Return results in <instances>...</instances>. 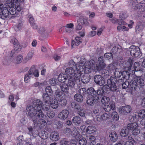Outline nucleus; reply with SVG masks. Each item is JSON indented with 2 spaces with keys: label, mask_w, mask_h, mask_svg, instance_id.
Wrapping results in <instances>:
<instances>
[{
  "label": "nucleus",
  "mask_w": 145,
  "mask_h": 145,
  "mask_svg": "<svg viewBox=\"0 0 145 145\" xmlns=\"http://www.w3.org/2000/svg\"><path fill=\"white\" fill-rule=\"evenodd\" d=\"M127 128L128 129L132 131V133L134 135H137L140 133V129L138 125L136 123L128 124Z\"/></svg>",
  "instance_id": "6e6552de"
},
{
  "label": "nucleus",
  "mask_w": 145,
  "mask_h": 145,
  "mask_svg": "<svg viewBox=\"0 0 145 145\" xmlns=\"http://www.w3.org/2000/svg\"><path fill=\"white\" fill-rule=\"evenodd\" d=\"M5 5L6 7L4 8H7V9H8L11 7H14V2L12 0H9L7 1Z\"/></svg>",
  "instance_id": "37998d69"
},
{
  "label": "nucleus",
  "mask_w": 145,
  "mask_h": 145,
  "mask_svg": "<svg viewBox=\"0 0 145 145\" xmlns=\"http://www.w3.org/2000/svg\"><path fill=\"white\" fill-rule=\"evenodd\" d=\"M87 91L88 95V97L92 96V97L95 99V95L96 93V92L94 89L92 88H90L88 89Z\"/></svg>",
  "instance_id": "cd10ccee"
},
{
  "label": "nucleus",
  "mask_w": 145,
  "mask_h": 145,
  "mask_svg": "<svg viewBox=\"0 0 145 145\" xmlns=\"http://www.w3.org/2000/svg\"><path fill=\"white\" fill-rule=\"evenodd\" d=\"M109 101V98L106 96L104 97L101 99V102L104 105L108 104V103Z\"/></svg>",
  "instance_id": "c03bdc74"
},
{
  "label": "nucleus",
  "mask_w": 145,
  "mask_h": 145,
  "mask_svg": "<svg viewBox=\"0 0 145 145\" xmlns=\"http://www.w3.org/2000/svg\"><path fill=\"white\" fill-rule=\"evenodd\" d=\"M28 129L29 130L28 132V134L30 136H33L34 133L33 132V130L32 127H28Z\"/></svg>",
  "instance_id": "774afa93"
},
{
  "label": "nucleus",
  "mask_w": 145,
  "mask_h": 145,
  "mask_svg": "<svg viewBox=\"0 0 145 145\" xmlns=\"http://www.w3.org/2000/svg\"><path fill=\"white\" fill-rule=\"evenodd\" d=\"M138 116L140 118L145 117V110H140L138 113Z\"/></svg>",
  "instance_id": "09e8293b"
},
{
  "label": "nucleus",
  "mask_w": 145,
  "mask_h": 145,
  "mask_svg": "<svg viewBox=\"0 0 145 145\" xmlns=\"http://www.w3.org/2000/svg\"><path fill=\"white\" fill-rule=\"evenodd\" d=\"M32 66H33L34 67V69H33V72L32 73V76L33 75L35 77H38L39 76V74L38 70L35 69V67L34 65H33Z\"/></svg>",
  "instance_id": "3c124183"
},
{
  "label": "nucleus",
  "mask_w": 145,
  "mask_h": 145,
  "mask_svg": "<svg viewBox=\"0 0 145 145\" xmlns=\"http://www.w3.org/2000/svg\"><path fill=\"white\" fill-rule=\"evenodd\" d=\"M137 87L139 88H141L144 85V80L143 78L141 77H137L136 80Z\"/></svg>",
  "instance_id": "393cba45"
},
{
  "label": "nucleus",
  "mask_w": 145,
  "mask_h": 145,
  "mask_svg": "<svg viewBox=\"0 0 145 145\" xmlns=\"http://www.w3.org/2000/svg\"><path fill=\"white\" fill-rule=\"evenodd\" d=\"M68 85L65 84H61L60 85L61 90L63 92L68 93L69 90V88Z\"/></svg>",
  "instance_id": "473e14b6"
},
{
  "label": "nucleus",
  "mask_w": 145,
  "mask_h": 145,
  "mask_svg": "<svg viewBox=\"0 0 145 145\" xmlns=\"http://www.w3.org/2000/svg\"><path fill=\"white\" fill-rule=\"evenodd\" d=\"M78 22H79L81 23V24H83L85 25H89V23L87 19L86 18H80Z\"/></svg>",
  "instance_id": "58836bf2"
},
{
  "label": "nucleus",
  "mask_w": 145,
  "mask_h": 145,
  "mask_svg": "<svg viewBox=\"0 0 145 145\" xmlns=\"http://www.w3.org/2000/svg\"><path fill=\"white\" fill-rule=\"evenodd\" d=\"M103 90L101 89H99L96 92L95 95V99L98 100L99 98L103 95Z\"/></svg>",
  "instance_id": "e433bc0d"
},
{
  "label": "nucleus",
  "mask_w": 145,
  "mask_h": 145,
  "mask_svg": "<svg viewBox=\"0 0 145 145\" xmlns=\"http://www.w3.org/2000/svg\"><path fill=\"white\" fill-rule=\"evenodd\" d=\"M131 110V107L129 105L121 107L118 109L119 113L123 115H127L130 112Z\"/></svg>",
  "instance_id": "9b49d317"
},
{
  "label": "nucleus",
  "mask_w": 145,
  "mask_h": 145,
  "mask_svg": "<svg viewBox=\"0 0 145 145\" xmlns=\"http://www.w3.org/2000/svg\"><path fill=\"white\" fill-rule=\"evenodd\" d=\"M125 74H127V72L124 71L122 72L120 69L117 68L116 69L114 72V76L116 78H120L121 75L123 77H125L126 76Z\"/></svg>",
  "instance_id": "4468645a"
},
{
  "label": "nucleus",
  "mask_w": 145,
  "mask_h": 145,
  "mask_svg": "<svg viewBox=\"0 0 145 145\" xmlns=\"http://www.w3.org/2000/svg\"><path fill=\"white\" fill-rule=\"evenodd\" d=\"M40 108L35 107L34 106H33L31 105H28L26 108L27 111L30 113L29 116L31 113L35 114L34 115H36L38 118H44V114L43 113L42 110H40Z\"/></svg>",
  "instance_id": "7ed1b4c3"
},
{
  "label": "nucleus",
  "mask_w": 145,
  "mask_h": 145,
  "mask_svg": "<svg viewBox=\"0 0 145 145\" xmlns=\"http://www.w3.org/2000/svg\"><path fill=\"white\" fill-rule=\"evenodd\" d=\"M78 114L81 116L84 117L86 114L85 111L83 109L80 108V109L78 110Z\"/></svg>",
  "instance_id": "5fc2aeb1"
},
{
  "label": "nucleus",
  "mask_w": 145,
  "mask_h": 145,
  "mask_svg": "<svg viewBox=\"0 0 145 145\" xmlns=\"http://www.w3.org/2000/svg\"><path fill=\"white\" fill-rule=\"evenodd\" d=\"M42 102L39 99L35 100L33 102V106H34L35 107H40V110H41V106H42Z\"/></svg>",
  "instance_id": "4c0bfd02"
},
{
  "label": "nucleus",
  "mask_w": 145,
  "mask_h": 145,
  "mask_svg": "<svg viewBox=\"0 0 145 145\" xmlns=\"http://www.w3.org/2000/svg\"><path fill=\"white\" fill-rule=\"evenodd\" d=\"M145 4V0H130V5L134 10L140 9L142 7L141 4Z\"/></svg>",
  "instance_id": "0eeeda50"
},
{
  "label": "nucleus",
  "mask_w": 145,
  "mask_h": 145,
  "mask_svg": "<svg viewBox=\"0 0 145 145\" xmlns=\"http://www.w3.org/2000/svg\"><path fill=\"white\" fill-rule=\"evenodd\" d=\"M50 137L52 140L54 141H57L60 138L59 133L55 131L51 133Z\"/></svg>",
  "instance_id": "dca6fc26"
},
{
  "label": "nucleus",
  "mask_w": 145,
  "mask_h": 145,
  "mask_svg": "<svg viewBox=\"0 0 145 145\" xmlns=\"http://www.w3.org/2000/svg\"><path fill=\"white\" fill-rule=\"evenodd\" d=\"M38 32L41 34H44L47 33L46 29L44 27H41L40 28L38 31Z\"/></svg>",
  "instance_id": "052dcab7"
},
{
  "label": "nucleus",
  "mask_w": 145,
  "mask_h": 145,
  "mask_svg": "<svg viewBox=\"0 0 145 145\" xmlns=\"http://www.w3.org/2000/svg\"><path fill=\"white\" fill-rule=\"evenodd\" d=\"M128 86L130 87L132 89V91H134L137 89V86L136 80H132L129 83H128Z\"/></svg>",
  "instance_id": "bb28decb"
},
{
  "label": "nucleus",
  "mask_w": 145,
  "mask_h": 145,
  "mask_svg": "<svg viewBox=\"0 0 145 145\" xmlns=\"http://www.w3.org/2000/svg\"><path fill=\"white\" fill-rule=\"evenodd\" d=\"M72 122L76 125H79L82 122L81 118L78 116L74 117L72 119Z\"/></svg>",
  "instance_id": "c85d7f7f"
},
{
  "label": "nucleus",
  "mask_w": 145,
  "mask_h": 145,
  "mask_svg": "<svg viewBox=\"0 0 145 145\" xmlns=\"http://www.w3.org/2000/svg\"><path fill=\"white\" fill-rule=\"evenodd\" d=\"M69 114V111L66 109L63 110L58 115V117L59 118L65 119L68 117Z\"/></svg>",
  "instance_id": "a211bd4d"
},
{
  "label": "nucleus",
  "mask_w": 145,
  "mask_h": 145,
  "mask_svg": "<svg viewBox=\"0 0 145 145\" xmlns=\"http://www.w3.org/2000/svg\"><path fill=\"white\" fill-rule=\"evenodd\" d=\"M10 42L13 44L14 45V47L16 48V49H14L12 50L10 54V56L11 57L10 58L11 61H14V60L13 59H12V57L14 56L17 53L18 51L17 50V49L18 50V51L20 50L19 47H20V45L18 40L15 38H13L11 39Z\"/></svg>",
  "instance_id": "423d86ee"
},
{
  "label": "nucleus",
  "mask_w": 145,
  "mask_h": 145,
  "mask_svg": "<svg viewBox=\"0 0 145 145\" xmlns=\"http://www.w3.org/2000/svg\"><path fill=\"white\" fill-rule=\"evenodd\" d=\"M104 57L107 59H110L112 57V54L111 53H106L105 54Z\"/></svg>",
  "instance_id": "e2e57ef3"
},
{
  "label": "nucleus",
  "mask_w": 145,
  "mask_h": 145,
  "mask_svg": "<svg viewBox=\"0 0 145 145\" xmlns=\"http://www.w3.org/2000/svg\"><path fill=\"white\" fill-rule=\"evenodd\" d=\"M23 59V57L22 56L19 55L16 58V63H20L22 62Z\"/></svg>",
  "instance_id": "bf43d9fd"
},
{
  "label": "nucleus",
  "mask_w": 145,
  "mask_h": 145,
  "mask_svg": "<svg viewBox=\"0 0 145 145\" xmlns=\"http://www.w3.org/2000/svg\"><path fill=\"white\" fill-rule=\"evenodd\" d=\"M41 108L44 111H47L49 110L50 108L49 103L44 102L43 104L42 103V106H41Z\"/></svg>",
  "instance_id": "f704fd0d"
},
{
  "label": "nucleus",
  "mask_w": 145,
  "mask_h": 145,
  "mask_svg": "<svg viewBox=\"0 0 145 145\" xmlns=\"http://www.w3.org/2000/svg\"><path fill=\"white\" fill-rule=\"evenodd\" d=\"M103 109L105 111L107 112H109L111 110L110 107L108 104L104 105Z\"/></svg>",
  "instance_id": "680f3d73"
},
{
  "label": "nucleus",
  "mask_w": 145,
  "mask_h": 145,
  "mask_svg": "<svg viewBox=\"0 0 145 145\" xmlns=\"http://www.w3.org/2000/svg\"><path fill=\"white\" fill-rule=\"evenodd\" d=\"M67 76L66 74L63 73L60 74L58 76V80L61 82H65L67 79Z\"/></svg>",
  "instance_id": "b1692460"
},
{
  "label": "nucleus",
  "mask_w": 145,
  "mask_h": 145,
  "mask_svg": "<svg viewBox=\"0 0 145 145\" xmlns=\"http://www.w3.org/2000/svg\"><path fill=\"white\" fill-rule=\"evenodd\" d=\"M109 115L107 113H105L101 116V120H108L109 118Z\"/></svg>",
  "instance_id": "4d7b16f0"
},
{
  "label": "nucleus",
  "mask_w": 145,
  "mask_h": 145,
  "mask_svg": "<svg viewBox=\"0 0 145 145\" xmlns=\"http://www.w3.org/2000/svg\"><path fill=\"white\" fill-rule=\"evenodd\" d=\"M71 106L72 108L77 110L80 108V105L75 102H72L71 103Z\"/></svg>",
  "instance_id": "603ef678"
},
{
  "label": "nucleus",
  "mask_w": 145,
  "mask_h": 145,
  "mask_svg": "<svg viewBox=\"0 0 145 145\" xmlns=\"http://www.w3.org/2000/svg\"><path fill=\"white\" fill-rule=\"evenodd\" d=\"M85 64L83 63H78L76 65V70L75 71L72 67H69L66 68L65 72L67 77H75L76 80L79 82L80 80L81 76L85 72Z\"/></svg>",
  "instance_id": "f257e3e1"
},
{
  "label": "nucleus",
  "mask_w": 145,
  "mask_h": 145,
  "mask_svg": "<svg viewBox=\"0 0 145 145\" xmlns=\"http://www.w3.org/2000/svg\"><path fill=\"white\" fill-rule=\"evenodd\" d=\"M75 77L71 76L67 77L68 80L67 84L69 86L72 88H74L76 83V80Z\"/></svg>",
  "instance_id": "f3484780"
},
{
  "label": "nucleus",
  "mask_w": 145,
  "mask_h": 145,
  "mask_svg": "<svg viewBox=\"0 0 145 145\" xmlns=\"http://www.w3.org/2000/svg\"><path fill=\"white\" fill-rule=\"evenodd\" d=\"M111 117L112 119L116 121L118 120L119 118L118 114L115 111H114L112 112L111 114Z\"/></svg>",
  "instance_id": "8fccbe9b"
},
{
  "label": "nucleus",
  "mask_w": 145,
  "mask_h": 145,
  "mask_svg": "<svg viewBox=\"0 0 145 145\" xmlns=\"http://www.w3.org/2000/svg\"><path fill=\"white\" fill-rule=\"evenodd\" d=\"M35 114L31 113L30 115V116L31 118L35 125H37L39 127H43L44 126L46 121L45 120L42 119H39L42 118H38L36 115H34Z\"/></svg>",
  "instance_id": "20e7f679"
},
{
  "label": "nucleus",
  "mask_w": 145,
  "mask_h": 145,
  "mask_svg": "<svg viewBox=\"0 0 145 145\" xmlns=\"http://www.w3.org/2000/svg\"><path fill=\"white\" fill-rule=\"evenodd\" d=\"M50 102V106L52 108L56 109L57 108L58 106V103L57 100L52 99Z\"/></svg>",
  "instance_id": "72a5a7b5"
},
{
  "label": "nucleus",
  "mask_w": 145,
  "mask_h": 145,
  "mask_svg": "<svg viewBox=\"0 0 145 145\" xmlns=\"http://www.w3.org/2000/svg\"><path fill=\"white\" fill-rule=\"evenodd\" d=\"M128 131L126 128L122 129L120 133V135L122 137H126L128 135Z\"/></svg>",
  "instance_id": "79ce46f5"
},
{
  "label": "nucleus",
  "mask_w": 145,
  "mask_h": 145,
  "mask_svg": "<svg viewBox=\"0 0 145 145\" xmlns=\"http://www.w3.org/2000/svg\"><path fill=\"white\" fill-rule=\"evenodd\" d=\"M96 129L94 126H89L86 129V132L88 133L91 134L95 132Z\"/></svg>",
  "instance_id": "2f4dec72"
},
{
  "label": "nucleus",
  "mask_w": 145,
  "mask_h": 145,
  "mask_svg": "<svg viewBox=\"0 0 145 145\" xmlns=\"http://www.w3.org/2000/svg\"><path fill=\"white\" fill-rule=\"evenodd\" d=\"M80 131L79 128L77 127H74L71 132V135L75 137L77 140H78L81 137L80 134Z\"/></svg>",
  "instance_id": "ddd939ff"
},
{
  "label": "nucleus",
  "mask_w": 145,
  "mask_h": 145,
  "mask_svg": "<svg viewBox=\"0 0 145 145\" xmlns=\"http://www.w3.org/2000/svg\"><path fill=\"white\" fill-rule=\"evenodd\" d=\"M55 97L58 100L65 97L64 94L61 91L56 90L55 92Z\"/></svg>",
  "instance_id": "c9c22d12"
},
{
  "label": "nucleus",
  "mask_w": 145,
  "mask_h": 145,
  "mask_svg": "<svg viewBox=\"0 0 145 145\" xmlns=\"http://www.w3.org/2000/svg\"><path fill=\"white\" fill-rule=\"evenodd\" d=\"M94 100H96L94 99L92 97H88L87 103L88 105H92L93 104Z\"/></svg>",
  "instance_id": "a18cd8bd"
},
{
  "label": "nucleus",
  "mask_w": 145,
  "mask_h": 145,
  "mask_svg": "<svg viewBox=\"0 0 145 145\" xmlns=\"http://www.w3.org/2000/svg\"><path fill=\"white\" fill-rule=\"evenodd\" d=\"M60 145H69V142L65 139H62L60 142Z\"/></svg>",
  "instance_id": "6e6d98bb"
},
{
  "label": "nucleus",
  "mask_w": 145,
  "mask_h": 145,
  "mask_svg": "<svg viewBox=\"0 0 145 145\" xmlns=\"http://www.w3.org/2000/svg\"><path fill=\"white\" fill-rule=\"evenodd\" d=\"M117 79L116 78H112L107 80V83L109 86L110 89L112 91H116L117 89L116 83Z\"/></svg>",
  "instance_id": "1a4fd4ad"
},
{
  "label": "nucleus",
  "mask_w": 145,
  "mask_h": 145,
  "mask_svg": "<svg viewBox=\"0 0 145 145\" xmlns=\"http://www.w3.org/2000/svg\"><path fill=\"white\" fill-rule=\"evenodd\" d=\"M57 80L54 78H52L50 79L49 80V83L52 86H54L57 84Z\"/></svg>",
  "instance_id": "864d4df0"
},
{
  "label": "nucleus",
  "mask_w": 145,
  "mask_h": 145,
  "mask_svg": "<svg viewBox=\"0 0 145 145\" xmlns=\"http://www.w3.org/2000/svg\"><path fill=\"white\" fill-rule=\"evenodd\" d=\"M42 97L44 102L49 103V102H50V100H51V98L47 93H44Z\"/></svg>",
  "instance_id": "ea45409f"
},
{
  "label": "nucleus",
  "mask_w": 145,
  "mask_h": 145,
  "mask_svg": "<svg viewBox=\"0 0 145 145\" xmlns=\"http://www.w3.org/2000/svg\"><path fill=\"white\" fill-rule=\"evenodd\" d=\"M34 55V52L31 51L29 52L26 57L23 59V62L24 63H26L29 60L31 59Z\"/></svg>",
  "instance_id": "5701e85b"
},
{
  "label": "nucleus",
  "mask_w": 145,
  "mask_h": 145,
  "mask_svg": "<svg viewBox=\"0 0 145 145\" xmlns=\"http://www.w3.org/2000/svg\"><path fill=\"white\" fill-rule=\"evenodd\" d=\"M79 142L80 145H85L87 143V140L85 138H82L79 140Z\"/></svg>",
  "instance_id": "13d9d810"
},
{
  "label": "nucleus",
  "mask_w": 145,
  "mask_h": 145,
  "mask_svg": "<svg viewBox=\"0 0 145 145\" xmlns=\"http://www.w3.org/2000/svg\"><path fill=\"white\" fill-rule=\"evenodd\" d=\"M28 18L29 20L31 26L34 29H36L37 27V26L35 23L34 20L33 16L31 15H29L28 16Z\"/></svg>",
  "instance_id": "a878e982"
},
{
  "label": "nucleus",
  "mask_w": 145,
  "mask_h": 145,
  "mask_svg": "<svg viewBox=\"0 0 145 145\" xmlns=\"http://www.w3.org/2000/svg\"><path fill=\"white\" fill-rule=\"evenodd\" d=\"M111 140L114 142H115L117 140L118 137L116 132L112 131L109 135Z\"/></svg>",
  "instance_id": "4be33fe9"
},
{
  "label": "nucleus",
  "mask_w": 145,
  "mask_h": 145,
  "mask_svg": "<svg viewBox=\"0 0 145 145\" xmlns=\"http://www.w3.org/2000/svg\"><path fill=\"white\" fill-rule=\"evenodd\" d=\"M94 81L96 84L100 86H103L105 83L104 78L100 75H97L95 76Z\"/></svg>",
  "instance_id": "f8f14e48"
},
{
  "label": "nucleus",
  "mask_w": 145,
  "mask_h": 145,
  "mask_svg": "<svg viewBox=\"0 0 145 145\" xmlns=\"http://www.w3.org/2000/svg\"><path fill=\"white\" fill-rule=\"evenodd\" d=\"M103 90L105 92H106L110 89L109 86L108 84L104 85L103 87Z\"/></svg>",
  "instance_id": "338daca9"
},
{
  "label": "nucleus",
  "mask_w": 145,
  "mask_h": 145,
  "mask_svg": "<svg viewBox=\"0 0 145 145\" xmlns=\"http://www.w3.org/2000/svg\"><path fill=\"white\" fill-rule=\"evenodd\" d=\"M74 99L76 101L81 102L83 99L82 96L79 94H76L74 95Z\"/></svg>",
  "instance_id": "a19ab883"
},
{
  "label": "nucleus",
  "mask_w": 145,
  "mask_h": 145,
  "mask_svg": "<svg viewBox=\"0 0 145 145\" xmlns=\"http://www.w3.org/2000/svg\"><path fill=\"white\" fill-rule=\"evenodd\" d=\"M82 42V39L81 37H76L74 40H72L71 43V46L74 47L75 45L76 46L79 45Z\"/></svg>",
  "instance_id": "aec40b11"
},
{
  "label": "nucleus",
  "mask_w": 145,
  "mask_h": 145,
  "mask_svg": "<svg viewBox=\"0 0 145 145\" xmlns=\"http://www.w3.org/2000/svg\"><path fill=\"white\" fill-rule=\"evenodd\" d=\"M42 135L41 136V137L42 139H46L48 137V135L47 133L45 131H44L42 132Z\"/></svg>",
  "instance_id": "0e129e2a"
},
{
  "label": "nucleus",
  "mask_w": 145,
  "mask_h": 145,
  "mask_svg": "<svg viewBox=\"0 0 145 145\" xmlns=\"http://www.w3.org/2000/svg\"><path fill=\"white\" fill-rule=\"evenodd\" d=\"M110 21L112 23L115 24L117 23L119 25H125L126 23L123 21H121L120 20L117 19L115 18H113L110 19Z\"/></svg>",
  "instance_id": "c756f323"
},
{
  "label": "nucleus",
  "mask_w": 145,
  "mask_h": 145,
  "mask_svg": "<svg viewBox=\"0 0 145 145\" xmlns=\"http://www.w3.org/2000/svg\"><path fill=\"white\" fill-rule=\"evenodd\" d=\"M74 25L72 23L67 24L65 27V32L69 34H72L73 32Z\"/></svg>",
  "instance_id": "6ab92c4d"
},
{
  "label": "nucleus",
  "mask_w": 145,
  "mask_h": 145,
  "mask_svg": "<svg viewBox=\"0 0 145 145\" xmlns=\"http://www.w3.org/2000/svg\"><path fill=\"white\" fill-rule=\"evenodd\" d=\"M1 10L2 14H1V18L3 19L7 17L9 13L11 14H14L16 13V10L13 7H10L9 10L7 8H3Z\"/></svg>",
  "instance_id": "39448f33"
},
{
  "label": "nucleus",
  "mask_w": 145,
  "mask_h": 145,
  "mask_svg": "<svg viewBox=\"0 0 145 145\" xmlns=\"http://www.w3.org/2000/svg\"><path fill=\"white\" fill-rule=\"evenodd\" d=\"M65 97L59 99L58 100L59 104L62 106H65L67 103V101Z\"/></svg>",
  "instance_id": "49530a36"
},
{
  "label": "nucleus",
  "mask_w": 145,
  "mask_h": 145,
  "mask_svg": "<svg viewBox=\"0 0 145 145\" xmlns=\"http://www.w3.org/2000/svg\"><path fill=\"white\" fill-rule=\"evenodd\" d=\"M34 67L33 66H32L29 71L27 74H26L25 76L24 79V81L26 83H28L29 81V79L32 77V72L33 69H34Z\"/></svg>",
  "instance_id": "2eb2a0df"
},
{
  "label": "nucleus",
  "mask_w": 145,
  "mask_h": 145,
  "mask_svg": "<svg viewBox=\"0 0 145 145\" xmlns=\"http://www.w3.org/2000/svg\"><path fill=\"white\" fill-rule=\"evenodd\" d=\"M103 57L101 56L98 58V61L95 64L93 60L87 61L85 63V72L86 73H89L91 71V69L94 71H99L103 69L105 66L104 62Z\"/></svg>",
  "instance_id": "f03ea898"
},
{
  "label": "nucleus",
  "mask_w": 145,
  "mask_h": 145,
  "mask_svg": "<svg viewBox=\"0 0 145 145\" xmlns=\"http://www.w3.org/2000/svg\"><path fill=\"white\" fill-rule=\"evenodd\" d=\"M46 112V115L49 118H52L54 117L55 114L53 111L49 110Z\"/></svg>",
  "instance_id": "de8ad7c7"
},
{
  "label": "nucleus",
  "mask_w": 145,
  "mask_h": 145,
  "mask_svg": "<svg viewBox=\"0 0 145 145\" xmlns=\"http://www.w3.org/2000/svg\"><path fill=\"white\" fill-rule=\"evenodd\" d=\"M84 73H86V74H84L83 76H82L81 78V81L83 83L85 84L89 82L90 80V78L89 77L88 74H88L89 73H86V72H84L83 74Z\"/></svg>",
  "instance_id": "7c9ffc66"
},
{
  "label": "nucleus",
  "mask_w": 145,
  "mask_h": 145,
  "mask_svg": "<svg viewBox=\"0 0 145 145\" xmlns=\"http://www.w3.org/2000/svg\"><path fill=\"white\" fill-rule=\"evenodd\" d=\"M130 54L133 57H137L140 54V49L137 46H131L130 47Z\"/></svg>",
  "instance_id": "9d476101"
},
{
  "label": "nucleus",
  "mask_w": 145,
  "mask_h": 145,
  "mask_svg": "<svg viewBox=\"0 0 145 145\" xmlns=\"http://www.w3.org/2000/svg\"><path fill=\"white\" fill-rule=\"evenodd\" d=\"M145 26V23L144 22H139L136 26V30L138 33L142 31L143 29Z\"/></svg>",
  "instance_id": "412c9836"
},
{
  "label": "nucleus",
  "mask_w": 145,
  "mask_h": 145,
  "mask_svg": "<svg viewBox=\"0 0 145 145\" xmlns=\"http://www.w3.org/2000/svg\"><path fill=\"white\" fill-rule=\"evenodd\" d=\"M89 140L91 142L94 143V141L95 140V137L93 136L90 135L88 137Z\"/></svg>",
  "instance_id": "69168bd1"
}]
</instances>
